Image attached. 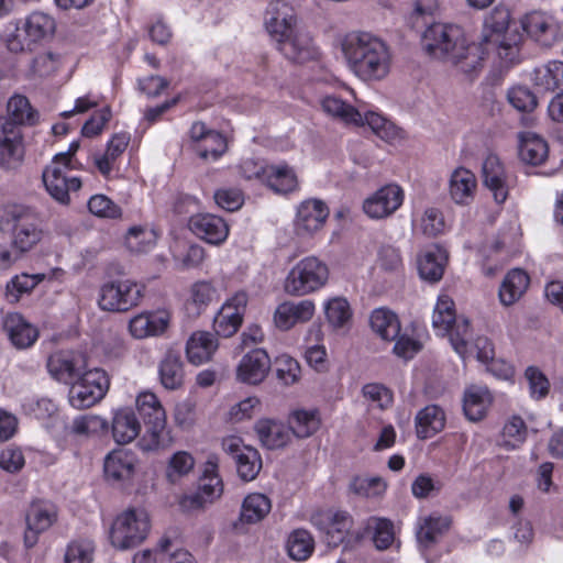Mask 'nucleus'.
I'll use <instances>...</instances> for the list:
<instances>
[{
	"mask_svg": "<svg viewBox=\"0 0 563 563\" xmlns=\"http://www.w3.org/2000/svg\"><path fill=\"white\" fill-rule=\"evenodd\" d=\"M364 533L367 534L375 548L387 550L395 541L394 525L385 518L372 517L366 521Z\"/></svg>",
	"mask_w": 563,
	"mask_h": 563,
	"instance_id": "45",
	"label": "nucleus"
},
{
	"mask_svg": "<svg viewBox=\"0 0 563 563\" xmlns=\"http://www.w3.org/2000/svg\"><path fill=\"white\" fill-rule=\"evenodd\" d=\"M510 21V12L506 7L497 5L484 20L481 45L485 49V56L496 49L499 58L505 63H512L518 55V47L505 41V32Z\"/></svg>",
	"mask_w": 563,
	"mask_h": 563,
	"instance_id": "7",
	"label": "nucleus"
},
{
	"mask_svg": "<svg viewBox=\"0 0 563 563\" xmlns=\"http://www.w3.org/2000/svg\"><path fill=\"white\" fill-rule=\"evenodd\" d=\"M321 107L328 115L344 124L360 125L363 123V114L339 97H324L321 101Z\"/></svg>",
	"mask_w": 563,
	"mask_h": 563,
	"instance_id": "41",
	"label": "nucleus"
},
{
	"mask_svg": "<svg viewBox=\"0 0 563 563\" xmlns=\"http://www.w3.org/2000/svg\"><path fill=\"white\" fill-rule=\"evenodd\" d=\"M219 347L216 334L208 331L194 332L186 344V355L194 365L209 362Z\"/></svg>",
	"mask_w": 563,
	"mask_h": 563,
	"instance_id": "29",
	"label": "nucleus"
},
{
	"mask_svg": "<svg viewBox=\"0 0 563 563\" xmlns=\"http://www.w3.org/2000/svg\"><path fill=\"white\" fill-rule=\"evenodd\" d=\"M144 287L131 279H115L103 284L98 305L109 312H125L136 307L143 297Z\"/></svg>",
	"mask_w": 563,
	"mask_h": 563,
	"instance_id": "10",
	"label": "nucleus"
},
{
	"mask_svg": "<svg viewBox=\"0 0 563 563\" xmlns=\"http://www.w3.org/2000/svg\"><path fill=\"white\" fill-rule=\"evenodd\" d=\"M422 47L429 56L456 67L464 74L476 71L485 58V49L471 43L454 24L433 23L422 35Z\"/></svg>",
	"mask_w": 563,
	"mask_h": 563,
	"instance_id": "2",
	"label": "nucleus"
},
{
	"mask_svg": "<svg viewBox=\"0 0 563 563\" xmlns=\"http://www.w3.org/2000/svg\"><path fill=\"white\" fill-rule=\"evenodd\" d=\"M159 380L169 390L178 389L184 384V364L179 354L168 352L158 367Z\"/></svg>",
	"mask_w": 563,
	"mask_h": 563,
	"instance_id": "40",
	"label": "nucleus"
},
{
	"mask_svg": "<svg viewBox=\"0 0 563 563\" xmlns=\"http://www.w3.org/2000/svg\"><path fill=\"white\" fill-rule=\"evenodd\" d=\"M136 457L128 450H114L104 460V474L115 482L128 481L134 474Z\"/></svg>",
	"mask_w": 563,
	"mask_h": 563,
	"instance_id": "31",
	"label": "nucleus"
},
{
	"mask_svg": "<svg viewBox=\"0 0 563 563\" xmlns=\"http://www.w3.org/2000/svg\"><path fill=\"white\" fill-rule=\"evenodd\" d=\"M529 276L519 268L510 271L504 278L499 288V298L503 305L515 303L525 294L529 286Z\"/></svg>",
	"mask_w": 563,
	"mask_h": 563,
	"instance_id": "42",
	"label": "nucleus"
},
{
	"mask_svg": "<svg viewBox=\"0 0 563 563\" xmlns=\"http://www.w3.org/2000/svg\"><path fill=\"white\" fill-rule=\"evenodd\" d=\"M314 540L309 531L297 529L292 531L287 540L289 556L296 561L307 560L313 552Z\"/></svg>",
	"mask_w": 563,
	"mask_h": 563,
	"instance_id": "50",
	"label": "nucleus"
},
{
	"mask_svg": "<svg viewBox=\"0 0 563 563\" xmlns=\"http://www.w3.org/2000/svg\"><path fill=\"white\" fill-rule=\"evenodd\" d=\"M236 472L241 479L250 482L255 479L262 468V459L254 448L243 449L235 460Z\"/></svg>",
	"mask_w": 563,
	"mask_h": 563,
	"instance_id": "54",
	"label": "nucleus"
},
{
	"mask_svg": "<svg viewBox=\"0 0 563 563\" xmlns=\"http://www.w3.org/2000/svg\"><path fill=\"white\" fill-rule=\"evenodd\" d=\"M150 531V518L144 509L130 508L119 515L110 530L111 544L128 550L141 544Z\"/></svg>",
	"mask_w": 563,
	"mask_h": 563,
	"instance_id": "8",
	"label": "nucleus"
},
{
	"mask_svg": "<svg viewBox=\"0 0 563 563\" xmlns=\"http://www.w3.org/2000/svg\"><path fill=\"white\" fill-rule=\"evenodd\" d=\"M329 217V208L320 199H307L298 208L295 219V229L299 235H311L319 231Z\"/></svg>",
	"mask_w": 563,
	"mask_h": 563,
	"instance_id": "22",
	"label": "nucleus"
},
{
	"mask_svg": "<svg viewBox=\"0 0 563 563\" xmlns=\"http://www.w3.org/2000/svg\"><path fill=\"white\" fill-rule=\"evenodd\" d=\"M329 278L328 264L314 255H309L296 262L289 269L284 280V290L290 296L303 297L322 289Z\"/></svg>",
	"mask_w": 563,
	"mask_h": 563,
	"instance_id": "6",
	"label": "nucleus"
},
{
	"mask_svg": "<svg viewBox=\"0 0 563 563\" xmlns=\"http://www.w3.org/2000/svg\"><path fill=\"white\" fill-rule=\"evenodd\" d=\"M188 228L198 239L212 245L222 244L229 235L228 223L221 217L211 213L191 216Z\"/></svg>",
	"mask_w": 563,
	"mask_h": 563,
	"instance_id": "21",
	"label": "nucleus"
},
{
	"mask_svg": "<svg viewBox=\"0 0 563 563\" xmlns=\"http://www.w3.org/2000/svg\"><path fill=\"white\" fill-rule=\"evenodd\" d=\"M54 29L53 18L43 12H32L16 23L14 32L7 40V46L13 53L23 52L52 34Z\"/></svg>",
	"mask_w": 563,
	"mask_h": 563,
	"instance_id": "11",
	"label": "nucleus"
},
{
	"mask_svg": "<svg viewBox=\"0 0 563 563\" xmlns=\"http://www.w3.org/2000/svg\"><path fill=\"white\" fill-rule=\"evenodd\" d=\"M548 144L540 136L527 133L522 136L519 146V156L522 162L531 165H540L548 157Z\"/></svg>",
	"mask_w": 563,
	"mask_h": 563,
	"instance_id": "48",
	"label": "nucleus"
},
{
	"mask_svg": "<svg viewBox=\"0 0 563 563\" xmlns=\"http://www.w3.org/2000/svg\"><path fill=\"white\" fill-rule=\"evenodd\" d=\"M217 463L211 460L206 463L203 475L199 481L198 490L195 494L184 496L180 500V507L184 510L192 511L201 509L222 495L223 484L217 473Z\"/></svg>",
	"mask_w": 563,
	"mask_h": 563,
	"instance_id": "15",
	"label": "nucleus"
},
{
	"mask_svg": "<svg viewBox=\"0 0 563 563\" xmlns=\"http://www.w3.org/2000/svg\"><path fill=\"white\" fill-rule=\"evenodd\" d=\"M111 431L117 443L128 444L140 434L141 423L132 409L122 408L113 413Z\"/></svg>",
	"mask_w": 563,
	"mask_h": 563,
	"instance_id": "32",
	"label": "nucleus"
},
{
	"mask_svg": "<svg viewBox=\"0 0 563 563\" xmlns=\"http://www.w3.org/2000/svg\"><path fill=\"white\" fill-rule=\"evenodd\" d=\"M450 342L454 351L463 358L467 357L468 343L472 339V332L470 329V322L466 318L459 317L450 329L449 333Z\"/></svg>",
	"mask_w": 563,
	"mask_h": 563,
	"instance_id": "55",
	"label": "nucleus"
},
{
	"mask_svg": "<svg viewBox=\"0 0 563 563\" xmlns=\"http://www.w3.org/2000/svg\"><path fill=\"white\" fill-rule=\"evenodd\" d=\"M86 357L74 351H58L47 360V369L56 380L70 384L86 372Z\"/></svg>",
	"mask_w": 563,
	"mask_h": 563,
	"instance_id": "18",
	"label": "nucleus"
},
{
	"mask_svg": "<svg viewBox=\"0 0 563 563\" xmlns=\"http://www.w3.org/2000/svg\"><path fill=\"white\" fill-rule=\"evenodd\" d=\"M340 48L347 69L366 84L386 79L393 67L390 46L379 36L351 31L340 38Z\"/></svg>",
	"mask_w": 563,
	"mask_h": 563,
	"instance_id": "1",
	"label": "nucleus"
},
{
	"mask_svg": "<svg viewBox=\"0 0 563 563\" xmlns=\"http://www.w3.org/2000/svg\"><path fill=\"white\" fill-rule=\"evenodd\" d=\"M446 261V252L439 245L427 249L418 257L420 277L431 283L439 282L443 276Z\"/></svg>",
	"mask_w": 563,
	"mask_h": 563,
	"instance_id": "33",
	"label": "nucleus"
},
{
	"mask_svg": "<svg viewBox=\"0 0 563 563\" xmlns=\"http://www.w3.org/2000/svg\"><path fill=\"white\" fill-rule=\"evenodd\" d=\"M271 369V357L263 349H254L246 353L240 361L236 376L238 379L256 385L262 383Z\"/></svg>",
	"mask_w": 563,
	"mask_h": 563,
	"instance_id": "26",
	"label": "nucleus"
},
{
	"mask_svg": "<svg viewBox=\"0 0 563 563\" xmlns=\"http://www.w3.org/2000/svg\"><path fill=\"white\" fill-rule=\"evenodd\" d=\"M7 111L8 117L0 118V166L10 170L19 167L24 157L20 125H33L37 121V113L29 99L21 95L9 99Z\"/></svg>",
	"mask_w": 563,
	"mask_h": 563,
	"instance_id": "4",
	"label": "nucleus"
},
{
	"mask_svg": "<svg viewBox=\"0 0 563 563\" xmlns=\"http://www.w3.org/2000/svg\"><path fill=\"white\" fill-rule=\"evenodd\" d=\"M58 519V509L49 500L33 501L26 511V530L24 543L32 548L37 543L38 536L48 530Z\"/></svg>",
	"mask_w": 563,
	"mask_h": 563,
	"instance_id": "17",
	"label": "nucleus"
},
{
	"mask_svg": "<svg viewBox=\"0 0 563 563\" xmlns=\"http://www.w3.org/2000/svg\"><path fill=\"white\" fill-rule=\"evenodd\" d=\"M327 320L333 328H343L352 318L350 303L343 297L330 299L325 306Z\"/></svg>",
	"mask_w": 563,
	"mask_h": 563,
	"instance_id": "57",
	"label": "nucleus"
},
{
	"mask_svg": "<svg viewBox=\"0 0 563 563\" xmlns=\"http://www.w3.org/2000/svg\"><path fill=\"white\" fill-rule=\"evenodd\" d=\"M294 9L283 0L272 1L265 25L277 41L279 52L290 62L302 64L318 58L319 51L308 33L295 29Z\"/></svg>",
	"mask_w": 563,
	"mask_h": 563,
	"instance_id": "3",
	"label": "nucleus"
},
{
	"mask_svg": "<svg viewBox=\"0 0 563 563\" xmlns=\"http://www.w3.org/2000/svg\"><path fill=\"white\" fill-rule=\"evenodd\" d=\"M109 386L110 379L103 369H88L70 383L69 405L78 410L90 408L106 396Z\"/></svg>",
	"mask_w": 563,
	"mask_h": 563,
	"instance_id": "9",
	"label": "nucleus"
},
{
	"mask_svg": "<svg viewBox=\"0 0 563 563\" xmlns=\"http://www.w3.org/2000/svg\"><path fill=\"white\" fill-rule=\"evenodd\" d=\"M93 553L95 545L91 540H74L66 548L65 563H91Z\"/></svg>",
	"mask_w": 563,
	"mask_h": 563,
	"instance_id": "59",
	"label": "nucleus"
},
{
	"mask_svg": "<svg viewBox=\"0 0 563 563\" xmlns=\"http://www.w3.org/2000/svg\"><path fill=\"white\" fill-rule=\"evenodd\" d=\"M483 183L496 202L503 203L508 197V184L505 168L498 156L489 154L482 166Z\"/></svg>",
	"mask_w": 563,
	"mask_h": 563,
	"instance_id": "27",
	"label": "nucleus"
},
{
	"mask_svg": "<svg viewBox=\"0 0 563 563\" xmlns=\"http://www.w3.org/2000/svg\"><path fill=\"white\" fill-rule=\"evenodd\" d=\"M190 139L196 143V152L205 161H217L227 151L225 137L214 130L207 129L201 121L194 122L190 131Z\"/></svg>",
	"mask_w": 563,
	"mask_h": 563,
	"instance_id": "20",
	"label": "nucleus"
},
{
	"mask_svg": "<svg viewBox=\"0 0 563 563\" xmlns=\"http://www.w3.org/2000/svg\"><path fill=\"white\" fill-rule=\"evenodd\" d=\"M456 319L455 305L452 298L445 294L440 295L432 314V327L437 334L445 336Z\"/></svg>",
	"mask_w": 563,
	"mask_h": 563,
	"instance_id": "46",
	"label": "nucleus"
},
{
	"mask_svg": "<svg viewBox=\"0 0 563 563\" xmlns=\"http://www.w3.org/2000/svg\"><path fill=\"white\" fill-rule=\"evenodd\" d=\"M531 78L540 90L563 92V62L551 60L534 68Z\"/></svg>",
	"mask_w": 563,
	"mask_h": 563,
	"instance_id": "37",
	"label": "nucleus"
},
{
	"mask_svg": "<svg viewBox=\"0 0 563 563\" xmlns=\"http://www.w3.org/2000/svg\"><path fill=\"white\" fill-rule=\"evenodd\" d=\"M492 395L487 387L472 385L464 391L463 410L470 421L482 420L492 404Z\"/></svg>",
	"mask_w": 563,
	"mask_h": 563,
	"instance_id": "35",
	"label": "nucleus"
},
{
	"mask_svg": "<svg viewBox=\"0 0 563 563\" xmlns=\"http://www.w3.org/2000/svg\"><path fill=\"white\" fill-rule=\"evenodd\" d=\"M0 229L11 232V252L16 258L33 250L44 238L38 213L23 205H8L0 209Z\"/></svg>",
	"mask_w": 563,
	"mask_h": 563,
	"instance_id": "5",
	"label": "nucleus"
},
{
	"mask_svg": "<svg viewBox=\"0 0 563 563\" xmlns=\"http://www.w3.org/2000/svg\"><path fill=\"white\" fill-rule=\"evenodd\" d=\"M477 180L475 175L464 168H456L450 177L449 192L455 203L468 205L475 195Z\"/></svg>",
	"mask_w": 563,
	"mask_h": 563,
	"instance_id": "34",
	"label": "nucleus"
},
{
	"mask_svg": "<svg viewBox=\"0 0 563 563\" xmlns=\"http://www.w3.org/2000/svg\"><path fill=\"white\" fill-rule=\"evenodd\" d=\"M402 201V189L397 185H387L364 200L363 210L372 219H384L393 214Z\"/></svg>",
	"mask_w": 563,
	"mask_h": 563,
	"instance_id": "19",
	"label": "nucleus"
},
{
	"mask_svg": "<svg viewBox=\"0 0 563 563\" xmlns=\"http://www.w3.org/2000/svg\"><path fill=\"white\" fill-rule=\"evenodd\" d=\"M45 278L44 274H26L22 273L14 276L5 288V296L9 301L16 302L26 294H30Z\"/></svg>",
	"mask_w": 563,
	"mask_h": 563,
	"instance_id": "51",
	"label": "nucleus"
},
{
	"mask_svg": "<svg viewBox=\"0 0 563 563\" xmlns=\"http://www.w3.org/2000/svg\"><path fill=\"white\" fill-rule=\"evenodd\" d=\"M276 376L283 385L289 386L298 382L301 369L295 358L282 355L276 360Z\"/></svg>",
	"mask_w": 563,
	"mask_h": 563,
	"instance_id": "62",
	"label": "nucleus"
},
{
	"mask_svg": "<svg viewBox=\"0 0 563 563\" xmlns=\"http://www.w3.org/2000/svg\"><path fill=\"white\" fill-rule=\"evenodd\" d=\"M272 509L271 499L262 493L249 494L241 507L240 520L247 525L262 521Z\"/></svg>",
	"mask_w": 563,
	"mask_h": 563,
	"instance_id": "43",
	"label": "nucleus"
},
{
	"mask_svg": "<svg viewBox=\"0 0 563 563\" xmlns=\"http://www.w3.org/2000/svg\"><path fill=\"white\" fill-rule=\"evenodd\" d=\"M445 427V413L438 405H429L416 416V430L420 439H429Z\"/></svg>",
	"mask_w": 563,
	"mask_h": 563,
	"instance_id": "36",
	"label": "nucleus"
},
{
	"mask_svg": "<svg viewBox=\"0 0 563 563\" xmlns=\"http://www.w3.org/2000/svg\"><path fill=\"white\" fill-rule=\"evenodd\" d=\"M450 520L446 517L429 516L422 520L417 532L419 544L423 549L431 548L449 529Z\"/></svg>",
	"mask_w": 563,
	"mask_h": 563,
	"instance_id": "47",
	"label": "nucleus"
},
{
	"mask_svg": "<svg viewBox=\"0 0 563 563\" xmlns=\"http://www.w3.org/2000/svg\"><path fill=\"white\" fill-rule=\"evenodd\" d=\"M130 143V134L125 132L114 134L107 144V150L103 155L95 158V164L98 170L104 176L109 177L117 159L124 153Z\"/></svg>",
	"mask_w": 563,
	"mask_h": 563,
	"instance_id": "39",
	"label": "nucleus"
},
{
	"mask_svg": "<svg viewBox=\"0 0 563 563\" xmlns=\"http://www.w3.org/2000/svg\"><path fill=\"white\" fill-rule=\"evenodd\" d=\"M254 429L261 443L269 450L285 446L291 439L289 428L277 420L260 419Z\"/></svg>",
	"mask_w": 563,
	"mask_h": 563,
	"instance_id": "30",
	"label": "nucleus"
},
{
	"mask_svg": "<svg viewBox=\"0 0 563 563\" xmlns=\"http://www.w3.org/2000/svg\"><path fill=\"white\" fill-rule=\"evenodd\" d=\"M155 243V232L146 227H132L125 235V245L132 253H146L154 247Z\"/></svg>",
	"mask_w": 563,
	"mask_h": 563,
	"instance_id": "52",
	"label": "nucleus"
},
{
	"mask_svg": "<svg viewBox=\"0 0 563 563\" xmlns=\"http://www.w3.org/2000/svg\"><path fill=\"white\" fill-rule=\"evenodd\" d=\"M247 300V294L242 290L225 300L213 319L217 335L230 338L238 332L243 322Z\"/></svg>",
	"mask_w": 563,
	"mask_h": 563,
	"instance_id": "16",
	"label": "nucleus"
},
{
	"mask_svg": "<svg viewBox=\"0 0 563 563\" xmlns=\"http://www.w3.org/2000/svg\"><path fill=\"white\" fill-rule=\"evenodd\" d=\"M66 155H56L55 159L45 167L42 179L48 195L58 203L68 206L70 192L81 188V180L78 177L67 174Z\"/></svg>",
	"mask_w": 563,
	"mask_h": 563,
	"instance_id": "12",
	"label": "nucleus"
},
{
	"mask_svg": "<svg viewBox=\"0 0 563 563\" xmlns=\"http://www.w3.org/2000/svg\"><path fill=\"white\" fill-rule=\"evenodd\" d=\"M316 305L310 299L300 301H284L277 306L274 312V323L283 331H287L297 323H306L312 319Z\"/></svg>",
	"mask_w": 563,
	"mask_h": 563,
	"instance_id": "24",
	"label": "nucleus"
},
{
	"mask_svg": "<svg viewBox=\"0 0 563 563\" xmlns=\"http://www.w3.org/2000/svg\"><path fill=\"white\" fill-rule=\"evenodd\" d=\"M509 103L521 112H532L538 106L536 95L527 87L517 86L507 93Z\"/></svg>",
	"mask_w": 563,
	"mask_h": 563,
	"instance_id": "60",
	"label": "nucleus"
},
{
	"mask_svg": "<svg viewBox=\"0 0 563 563\" xmlns=\"http://www.w3.org/2000/svg\"><path fill=\"white\" fill-rule=\"evenodd\" d=\"M271 189L278 194H287L294 191L297 186V176L291 167L287 164L267 165L264 180Z\"/></svg>",
	"mask_w": 563,
	"mask_h": 563,
	"instance_id": "38",
	"label": "nucleus"
},
{
	"mask_svg": "<svg viewBox=\"0 0 563 563\" xmlns=\"http://www.w3.org/2000/svg\"><path fill=\"white\" fill-rule=\"evenodd\" d=\"M170 323L167 310L144 311L134 316L129 322L131 335L137 340L163 335Z\"/></svg>",
	"mask_w": 563,
	"mask_h": 563,
	"instance_id": "23",
	"label": "nucleus"
},
{
	"mask_svg": "<svg viewBox=\"0 0 563 563\" xmlns=\"http://www.w3.org/2000/svg\"><path fill=\"white\" fill-rule=\"evenodd\" d=\"M525 377L529 384V390L533 398H544L550 390V383L547 376L534 366H529L525 372Z\"/></svg>",
	"mask_w": 563,
	"mask_h": 563,
	"instance_id": "63",
	"label": "nucleus"
},
{
	"mask_svg": "<svg viewBox=\"0 0 563 563\" xmlns=\"http://www.w3.org/2000/svg\"><path fill=\"white\" fill-rule=\"evenodd\" d=\"M527 438V427L520 417L509 419L503 429L500 444L507 450L519 448Z\"/></svg>",
	"mask_w": 563,
	"mask_h": 563,
	"instance_id": "56",
	"label": "nucleus"
},
{
	"mask_svg": "<svg viewBox=\"0 0 563 563\" xmlns=\"http://www.w3.org/2000/svg\"><path fill=\"white\" fill-rule=\"evenodd\" d=\"M88 209L91 213L102 217L115 219L121 216V209L104 195H95L88 201Z\"/></svg>",
	"mask_w": 563,
	"mask_h": 563,
	"instance_id": "64",
	"label": "nucleus"
},
{
	"mask_svg": "<svg viewBox=\"0 0 563 563\" xmlns=\"http://www.w3.org/2000/svg\"><path fill=\"white\" fill-rule=\"evenodd\" d=\"M372 330L385 341H394L400 332L398 317L390 310L379 308L371 314Z\"/></svg>",
	"mask_w": 563,
	"mask_h": 563,
	"instance_id": "44",
	"label": "nucleus"
},
{
	"mask_svg": "<svg viewBox=\"0 0 563 563\" xmlns=\"http://www.w3.org/2000/svg\"><path fill=\"white\" fill-rule=\"evenodd\" d=\"M288 428L298 438H308L320 427V418L317 410L297 409L291 412Z\"/></svg>",
	"mask_w": 563,
	"mask_h": 563,
	"instance_id": "49",
	"label": "nucleus"
},
{
	"mask_svg": "<svg viewBox=\"0 0 563 563\" xmlns=\"http://www.w3.org/2000/svg\"><path fill=\"white\" fill-rule=\"evenodd\" d=\"M139 413L148 424L146 434L140 441L144 451L156 450L161 445V435L166 423V413L155 394L143 391L136 397Z\"/></svg>",
	"mask_w": 563,
	"mask_h": 563,
	"instance_id": "13",
	"label": "nucleus"
},
{
	"mask_svg": "<svg viewBox=\"0 0 563 563\" xmlns=\"http://www.w3.org/2000/svg\"><path fill=\"white\" fill-rule=\"evenodd\" d=\"M73 433L85 437H101L108 433L109 422L98 415H84L71 424Z\"/></svg>",
	"mask_w": 563,
	"mask_h": 563,
	"instance_id": "53",
	"label": "nucleus"
},
{
	"mask_svg": "<svg viewBox=\"0 0 563 563\" xmlns=\"http://www.w3.org/2000/svg\"><path fill=\"white\" fill-rule=\"evenodd\" d=\"M195 466V459L186 451H178L169 459L166 476L172 483L187 475Z\"/></svg>",
	"mask_w": 563,
	"mask_h": 563,
	"instance_id": "58",
	"label": "nucleus"
},
{
	"mask_svg": "<svg viewBox=\"0 0 563 563\" xmlns=\"http://www.w3.org/2000/svg\"><path fill=\"white\" fill-rule=\"evenodd\" d=\"M3 329L11 343L20 350L32 346L38 338L37 329L16 312L4 317Z\"/></svg>",
	"mask_w": 563,
	"mask_h": 563,
	"instance_id": "28",
	"label": "nucleus"
},
{
	"mask_svg": "<svg viewBox=\"0 0 563 563\" xmlns=\"http://www.w3.org/2000/svg\"><path fill=\"white\" fill-rule=\"evenodd\" d=\"M522 27L529 36L543 46H551L561 37L558 22L542 12L527 14L522 20Z\"/></svg>",
	"mask_w": 563,
	"mask_h": 563,
	"instance_id": "25",
	"label": "nucleus"
},
{
	"mask_svg": "<svg viewBox=\"0 0 563 563\" xmlns=\"http://www.w3.org/2000/svg\"><path fill=\"white\" fill-rule=\"evenodd\" d=\"M312 525L325 534L329 545L338 547L351 534L354 521L344 510L322 509L311 516Z\"/></svg>",
	"mask_w": 563,
	"mask_h": 563,
	"instance_id": "14",
	"label": "nucleus"
},
{
	"mask_svg": "<svg viewBox=\"0 0 563 563\" xmlns=\"http://www.w3.org/2000/svg\"><path fill=\"white\" fill-rule=\"evenodd\" d=\"M362 394L375 408L386 409L393 404V393L383 384H366L362 388Z\"/></svg>",
	"mask_w": 563,
	"mask_h": 563,
	"instance_id": "61",
	"label": "nucleus"
}]
</instances>
